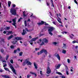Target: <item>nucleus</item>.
Instances as JSON below:
<instances>
[{"label":"nucleus","mask_w":78,"mask_h":78,"mask_svg":"<svg viewBox=\"0 0 78 78\" xmlns=\"http://www.w3.org/2000/svg\"><path fill=\"white\" fill-rule=\"evenodd\" d=\"M30 59V58H27L25 59L23 63V66H25L26 64H27V66H31L32 64V63L29 61Z\"/></svg>","instance_id":"nucleus-1"},{"label":"nucleus","mask_w":78,"mask_h":78,"mask_svg":"<svg viewBox=\"0 0 78 78\" xmlns=\"http://www.w3.org/2000/svg\"><path fill=\"white\" fill-rule=\"evenodd\" d=\"M17 9V8L14 9L13 8H11L10 9V13L12 15H14V16H16L17 13H16V9Z\"/></svg>","instance_id":"nucleus-2"},{"label":"nucleus","mask_w":78,"mask_h":78,"mask_svg":"<svg viewBox=\"0 0 78 78\" xmlns=\"http://www.w3.org/2000/svg\"><path fill=\"white\" fill-rule=\"evenodd\" d=\"M48 32L49 34H50L51 36H53V33H52L51 32L53 31L54 28H53V27H48Z\"/></svg>","instance_id":"nucleus-3"},{"label":"nucleus","mask_w":78,"mask_h":78,"mask_svg":"<svg viewBox=\"0 0 78 78\" xmlns=\"http://www.w3.org/2000/svg\"><path fill=\"white\" fill-rule=\"evenodd\" d=\"M44 53L46 55H47V54L48 53V52H47V51L45 49H43L41 50L40 52H38L37 53L38 55H41L42 53Z\"/></svg>","instance_id":"nucleus-4"},{"label":"nucleus","mask_w":78,"mask_h":78,"mask_svg":"<svg viewBox=\"0 0 78 78\" xmlns=\"http://www.w3.org/2000/svg\"><path fill=\"white\" fill-rule=\"evenodd\" d=\"M45 44H48V40L47 39L44 38L42 39V42L41 44V45H44Z\"/></svg>","instance_id":"nucleus-5"},{"label":"nucleus","mask_w":78,"mask_h":78,"mask_svg":"<svg viewBox=\"0 0 78 78\" xmlns=\"http://www.w3.org/2000/svg\"><path fill=\"white\" fill-rule=\"evenodd\" d=\"M37 25L38 26L40 25H43V24H44L45 25H48V24L47 23H46L44 22V21H41V23H37Z\"/></svg>","instance_id":"nucleus-6"},{"label":"nucleus","mask_w":78,"mask_h":78,"mask_svg":"<svg viewBox=\"0 0 78 78\" xmlns=\"http://www.w3.org/2000/svg\"><path fill=\"white\" fill-rule=\"evenodd\" d=\"M16 18H15L14 19L12 20L13 22L12 24L13 25V26H14L15 27V28H16Z\"/></svg>","instance_id":"nucleus-7"},{"label":"nucleus","mask_w":78,"mask_h":78,"mask_svg":"<svg viewBox=\"0 0 78 78\" xmlns=\"http://www.w3.org/2000/svg\"><path fill=\"white\" fill-rule=\"evenodd\" d=\"M37 39V37L34 38H32L30 41L29 40L28 42H35L36 40Z\"/></svg>","instance_id":"nucleus-8"},{"label":"nucleus","mask_w":78,"mask_h":78,"mask_svg":"<svg viewBox=\"0 0 78 78\" xmlns=\"http://www.w3.org/2000/svg\"><path fill=\"white\" fill-rule=\"evenodd\" d=\"M56 73L57 74H58V75H61L62 76H60V78H66V76L62 75V73H60V72H57Z\"/></svg>","instance_id":"nucleus-9"},{"label":"nucleus","mask_w":78,"mask_h":78,"mask_svg":"<svg viewBox=\"0 0 78 78\" xmlns=\"http://www.w3.org/2000/svg\"><path fill=\"white\" fill-rule=\"evenodd\" d=\"M10 67L11 69H12L14 73V74H15V75H16V70H15V69H14L13 67V66L11 65L10 66Z\"/></svg>","instance_id":"nucleus-10"},{"label":"nucleus","mask_w":78,"mask_h":78,"mask_svg":"<svg viewBox=\"0 0 78 78\" xmlns=\"http://www.w3.org/2000/svg\"><path fill=\"white\" fill-rule=\"evenodd\" d=\"M57 19L58 22L60 23H61V24H62V22L61 21V18H59V17H58V14H57Z\"/></svg>","instance_id":"nucleus-11"},{"label":"nucleus","mask_w":78,"mask_h":78,"mask_svg":"<svg viewBox=\"0 0 78 78\" xmlns=\"http://www.w3.org/2000/svg\"><path fill=\"white\" fill-rule=\"evenodd\" d=\"M50 73H51V69H50L49 67H48L47 70V73L48 74H49Z\"/></svg>","instance_id":"nucleus-12"},{"label":"nucleus","mask_w":78,"mask_h":78,"mask_svg":"<svg viewBox=\"0 0 78 78\" xmlns=\"http://www.w3.org/2000/svg\"><path fill=\"white\" fill-rule=\"evenodd\" d=\"M2 77L5 78H10V77L9 76L6 75H1Z\"/></svg>","instance_id":"nucleus-13"},{"label":"nucleus","mask_w":78,"mask_h":78,"mask_svg":"<svg viewBox=\"0 0 78 78\" xmlns=\"http://www.w3.org/2000/svg\"><path fill=\"white\" fill-rule=\"evenodd\" d=\"M65 67L66 69V74L68 75H69V71H68V68L67 67V66L66 65H65Z\"/></svg>","instance_id":"nucleus-14"},{"label":"nucleus","mask_w":78,"mask_h":78,"mask_svg":"<svg viewBox=\"0 0 78 78\" xmlns=\"http://www.w3.org/2000/svg\"><path fill=\"white\" fill-rule=\"evenodd\" d=\"M55 57H56L57 59L59 60V61H60V59H61V58H60V56L58 54H56L55 55Z\"/></svg>","instance_id":"nucleus-15"},{"label":"nucleus","mask_w":78,"mask_h":78,"mask_svg":"<svg viewBox=\"0 0 78 78\" xmlns=\"http://www.w3.org/2000/svg\"><path fill=\"white\" fill-rule=\"evenodd\" d=\"M2 63H3V67H6L7 65L6 64V61H2Z\"/></svg>","instance_id":"nucleus-16"},{"label":"nucleus","mask_w":78,"mask_h":78,"mask_svg":"<svg viewBox=\"0 0 78 78\" xmlns=\"http://www.w3.org/2000/svg\"><path fill=\"white\" fill-rule=\"evenodd\" d=\"M15 39L17 40V41H21L22 40V38L21 37H16Z\"/></svg>","instance_id":"nucleus-17"},{"label":"nucleus","mask_w":78,"mask_h":78,"mask_svg":"<svg viewBox=\"0 0 78 78\" xmlns=\"http://www.w3.org/2000/svg\"><path fill=\"white\" fill-rule=\"evenodd\" d=\"M62 48H63V49H66V48H67L66 44L64 43L63 44V46L62 47Z\"/></svg>","instance_id":"nucleus-18"},{"label":"nucleus","mask_w":78,"mask_h":78,"mask_svg":"<svg viewBox=\"0 0 78 78\" xmlns=\"http://www.w3.org/2000/svg\"><path fill=\"white\" fill-rule=\"evenodd\" d=\"M13 35H11V36H9L8 38L7 39L8 41H9L13 37Z\"/></svg>","instance_id":"nucleus-19"},{"label":"nucleus","mask_w":78,"mask_h":78,"mask_svg":"<svg viewBox=\"0 0 78 78\" xmlns=\"http://www.w3.org/2000/svg\"><path fill=\"white\" fill-rule=\"evenodd\" d=\"M7 32H8V33L6 34V35H9V34H12V31H7Z\"/></svg>","instance_id":"nucleus-20"},{"label":"nucleus","mask_w":78,"mask_h":78,"mask_svg":"<svg viewBox=\"0 0 78 78\" xmlns=\"http://www.w3.org/2000/svg\"><path fill=\"white\" fill-rule=\"evenodd\" d=\"M41 42H42V39H40L37 42V44H41Z\"/></svg>","instance_id":"nucleus-21"},{"label":"nucleus","mask_w":78,"mask_h":78,"mask_svg":"<svg viewBox=\"0 0 78 78\" xmlns=\"http://www.w3.org/2000/svg\"><path fill=\"white\" fill-rule=\"evenodd\" d=\"M52 44L54 45H55V46H56V45L58 44V42H54L52 43Z\"/></svg>","instance_id":"nucleus-22"},{"label":"nucleus","mask_w":78,"mask_h":78,"mask_svg":"<svg viewBox=\"0 0 78 78\" xmlns=\"http://www.w3.org/2000/svg\"><path fill=\"white\" fill-rule=\"evenodd\" d=\"M34 66L35 68L36 69H37V65H36V63H34Z\"/></svg>","instance_id":"nucleus-23"},{"label":"nucleus","mask_w":78,"mask_h":78,"mask_svg":"<svg viewBox=\"0 0 78 78\" xmlns=\"http://www.w3.org/2000/svg\"><path fill=\"white\" fill-rule=\"evenodd\" d=\"M9 57V55H6V57H5V59L6 60V61H7V60L8 59Z\"/></svg>","instance_id":"nucleus-24"},{"label":"nucleus","mask_w":78,"mask_h":78,"mask_svg":"<svg viewBox=\"0 0 78 78\" xmlns=\"http://www.w3.org/2000/svg\"><path fill=\"white\" fill-rule=\"evenodd\" d=\"M23 32L22 33V34L23 36V35H25V34L26 33V31H25L24 30H23Z\"/></svg>","instance_id":"nucleus-25"},{"label":"nucleus","mask_w":78,"mask_h":78,"mask_svg":"<svg viewBox=\"0 0 78 78\" xmlns=\"http://www.w3.org/2000/svg\"><path fill=\"white\" fill-rule=\"evenodd\" d=\"M62 52L63 54H66V50L63 49L62 50Z\"/></svg>","instance_id":"nucleus-26"},{"label":"nucleus","mask_w":78,"mask_h":78,"mask_svg":"<svg viewBox=\"0 0 78 78\" xmlns=\"http://www.w3.org/2000/svg\"><path fill=\"white\" fill-rule=\"evenodd\" d=\"M51 6H52V7H53V8H54V7H55V6H54V5H53V1L52 0H51Z\"/></svg>","instance_id":"nucleus-27"},{"label":"nucleus","mask_w":78,"mask_h":78,"mask_svg":"<svg viewBox=\"0 0 78 78\" xmlns=\"http://www.w3.org/2000/svg\"><path fill=\"white\" fill-rule=\"evenodd\" d=\"M9 28H10L9 27H6L4 29L5 30H9Z\"/></svg>","instance_id":"nucleus-28"},{"label":"nucleus","mask_w":78,"mask_h":78,"mask_svg":"<svg viewBox=\"0 0 78 78\" xmlns=\"http://www.w3.org/2000/svg\"><path fill=\"white\" fill-rule=\"evenodd\" d=\"M11 2L9 1L8 2V6L10 7L11 6Z\"/></svg>","instance_id":"nucleus-29"},{"label":"nucleus","mask_w":78,"mask_h":78,"mask_svg":"<svg viewBox=\"0 0 78 78\" xmlns=\"http://www.w3.org/2000/svg\"><path fill=\"white\" fill-rule=\"evenodd\" d=\"M10 48L11 49H14V46L13 45H11L10 46Z\"/></svg>","instance_id":"nucleus-30"},{"label":"nucleus","mask_w":78,"mask_h":78,"mask_svg":"<svg viewBox=\"0 0 78 78\" xmlns=\"http://www.w3.org/2000/svg\"><path fill=\"white\" fill-rule=\"evenodd\" d=\"M4 68L5 70H6V71H9V70L8 68H5V67H4Z\"/></svg>","instance_id":"nucleus-31"},{"label":"nucleus","mask_w":78,"mask_h":78,"mask_svg":"<svg viewBox=\"0 0 78 78\" xmlns=\"http://www.w3.org/2000/svg\"><path fill=\"white\" fill-rule=\"evenodd\" d=\"M17 42V41H12V44H16V42Z\"/></svg>","instance_id":"nucleus-32"},{"label":"nucleus","mask_w":78,"mask_h":78,"mask_svg":"<svg viewBox=\"0 0 78 78\" xmlns=\"http://www.w3.org/2000/svg\"><path fill=\"white\" fill-rule=\"evenodd\" d=\"M22 54H23V52H20L19 54L20 56H22Z\"/></svg>","instance_id":"nucleus-33"},{"label":"nucleus","mask_w":78,"mask_h":78,"mask_svg":"<svg viewBox=\"0 0 78 78\" xmlns=\"http://www.w3.org/2000/svg\"><path fill=\"white\" fill-rule=\"evenodd\" d=\"M60 66H61V65L59 64L57 66V69H59V67H60Z\"/></svg>","instance_id":"nucleus-34"},{"label":"nucleus","mask_w":78,"mask_h":78,"mask_svg":"<svg viewBox=\"0 0 78 78\" xmlns=\"http://www.w3.org/2000/svg\"><path fill=\"white\" fill-rule=\"evenodd\" d=\"M25 30L26 31H28V32H30V31H32L31 30H28V29H27V28H26Z\"/></svg>","instance_id":"nucleus-35"},{"label":"nucleus","mask_w":78,"mask_h":78,"mask_svg":"<svg viewBox=\"0 0 78 78\" xmlns=\"http://www.w3.org/2000/svg\"><path fill=\"white\" fill-rule=\"evenodd\" d=\"M40 74L41 76H42L43 75V74H42V71H40Z\"/></svg>","instance_id":"nucleus-36"},{"label":"nucleus","mask_w":78,"mask_h":78,"mask_svg":"<svg viewBox=\"0 0 78 78\" xmlns=\"http://www.w3.org/2000/svg\"><path fill=\"white\" fill-rule=\"evenodd\" d=\"M21 19H22V18L20 17V18L18 20V22H20Z\"/></svg>","instance_id":"nucleus-37"},{"label":"nucleus","mask_w":78,"mask_h":78,"mask_svg":"<svg viewBox=\"0 0 78 78\" xmlns=\"http://www.w3.org/2000/svg\"><path fill=\"white\" fill-rule=\"evenodd\" d=\"M17 52V49L14 50V53H16V52Z\"/></svg>","instance_id":"nucleus-38"},{"label":"nucleus","mask_w":78,"mask_h":78,"mask_svg":"<svg viewBox=\"0 0 78 78\" xmlns=\"http://www.w3.org/2000/svg\"><path fill=\"white\" fill-rule=\"evenodd\" d=\"M25 11H24L23 12V16L24 17L26 16V15L25 14Z\"/></svg>","instance_id":"nucleus-39"},{"label":"nucleus","mask_w":78,"mask_h":78,"mask_svg":"<svg viewBox=\"0 0 78 78\" xmlns=\"http://www.w3.org/2000/svg\"><path fill=\"white\" fill-rule=\"evenodd\" d=\"M31 76V75L30 74H28L27 76V78H29Z\"/></svg>","instance_id":"nucleus-40"},{"label":"nucleus","mask_w":78,"mask_h":78,"mask_svg":"<svg viewBox=\"0 0 78 78\" xmlns=\"http://www.w3.org/2000/svg\"><path fill=\"white\" fill-rule=\"evenodd\" d=\"M24 24L25 25V26H27V21H26V20L25 21Z\"/></svg>","instance_id":"nucleus-41"},{"label":"nucleus","mask_w":78,"mask_h":78,"mask_svg":"<svg viewBox=\"0 0 78 78\" xmlns=\"http://www.w3.org/2000/svg\"><path fill=\"white\" fill-rule=\"evenodd\" d=\"M62 34H67V32H62Z\"/></svg>","instance_id":"nucleus-42"},{"label":"nucleus","mask_w":78,"mask_h":78,"mask_svg":"<svg viewBox=\"0 0 78 78\" xmlns=\"http://www.w3.org/2000/svg\"><path fill=\"white\" fill-rule=\"evenodd\" d=\"M76 42H77L76 41H74L72 42V43H73V44H75V43H76Z\"/></svg>","instance_id":"nucleus-43"},{"label":"nucleus","mask_w":78,"mask_h":78,"mask_svg":"<svg viewBox=\"0 0 78 78\" xmlns=\"http://www.w3.org/2000/svg\"><path fill=\"white\" fill-rule=\"evenodd\" d=\"M17 51H20V48H17V49H16Z\"/></svg>","instance_id":"nucleus-44"},{"label":"nucleus","mask_w":78,"mask_h":78,"mask_svg":"<svg viewBox=\"0 0 78 78\" xmlns=\"http://www.w3.org/2000/svg\"><path fill=\"white\" fill-rule=\"evenodd\" d=\"M39 50V48H36L35 49V50L36 51H37V50Z\"/></svg>","instance_id":"nucleus-45"},{"label":"nucleus","mask_w":78,"mask_h":78,"mask_svg":"<svg viewBox=\"0 0 78 78\" xmlns=\"http://www.w3.org/2000/svg\"><path fill=\"white\" fill-rule=\"evenodd\" d=\"M3 72H4L3 70H2V69H0V72L2 73Z\"/></svg>","instance_id":"nucleus-46"},{"label":"nucleus","mask_w":78,"mask_h":78,"mask_svg":"<svg viewBox=\"0 0 78 78\" xmlns=\"http://www.w3.org/2000/svg\"><path fill=\"white\" fill-rule=\"evenodd\" d=\"M10 62L11 63H12V64H13V60H10Z\"/></svg>","instance_id":"nucleus-47"},{"label":"nucleus","mask_w":78,"mask_h":78,"mask_svg":"<svg viewBox=\"0 0 78 78\" xmlns=\"http://www.w3.org/2000/svg\"><path fill=\"white\" fill-rule=\"evenodd\" d=\"M1 52H2V53H3V52H4V50H3V49H2L1 50Z\"/></svg>","instance_id":"nucleus-48"},{"label":"nucleus","mask_w":78,"mask_h":78,"mask_svg":"<svg viewBox=\"0 0 78 78\" xmlns=\"http://www.w3.org/2000/svg\"><path fill=\"white\" fill-rule=\"evenodd\" d=\"M18 61H20L21 62H22V61H23V59L20 60V59H19L18 60Z\"/></svg>","instance_id":"nucleus-49"},{"label":"nucleus","mask_w":78,"mask_h":78,"mask_svg":"<svg viewBox=\"0 0 78 78\" xmlns=\"http://www.w3.org/2000/svg\"><path fill=\"white\" fill-rule=\"evenodd\" d=\"M7 31H4L3 32V33H4V34H6V33H7Z\"/></svg>","instance_id":"nucleus-50"},{"label":"nucleus","mask_w":78,"mask_h":78,"mask_svg":"<svg viewBox=\"0 0 78 78\" xmlns=\"http://www.w3.org/2000/svg\"><path fill=\"white\" fill-rule=\"evenodd\" d=\"M70 60H69V59H67V62H68V63H69L70 62Z\"/></svg>","instance_id":"nucleus-51"},{"label":"nucleus","mask_w":78,"mask_h":78,"mask_svg":"<svg viewBox=\"0 0 78 78\" xmlns=\"http://www.w3.org/2000/svg\"><path fill=\"white\" fill-rule=\"evenodd\" d=\"M16 6V5L15 4H13L12 5V7L13 8H15V7Z\"/></svg>","instance_id":"nucleus-52"},{"label":"nucleus","mask_w":78,"mask_h":78,"mask_svg":"<svg viewBox=\"0 0 78 78\" xmlns=\"http://www.w3.org/2000/svg\"><path fill=\"white\" fill-rule=\"evenodd\" d=\"M74 2L76 3V4H78V2H77L76 1V0H74Z\"/></svg>","instance_id":"nucleus-53"},{"label":"nucleus","mask_w":78,"mask_h":78,"mask_svg":"<svg viewBox=\"0 0 78 78\" xmlns=\"http://www.w3.org/2000/svg\"><path fill=\"white\" fill-rule=\"evenodd\" d=\"M30 73H31V74H32L33 75L34 74V73H33L32 72H30Z\"/></svg>","instance_id":"nucleus-54"},{"label":"nucleus","mask_w":78,"mask_h":78,"mask_svg":"<svg viewBox=\"0 0 78 78\" xmlns=\"http://www.w3.org/2000/svg\"><path fill=\"white\" fill-rule=\"evenodd\" d=\"M29 37L30 39H32V37L31 36H30Z\"/></svg>","instance_id":"nucleus-55"},{"label":"nucleus","mask_w":78,"mask_h":78,"mask_svg":"<svg viewBox=\"0 0 78 78\" xmlns=\"http://www.w3.org/2000/svg\"><path fill=\"white\" fill-rule=\"evenodd\" d=\"M75 48H76V49H77V48H78V46H75Z\"/></svg>","instance_id":"nucleus-56"},{"label":"nucleus","mask_w":78,"mask_h":78,"mask_svg":"<svg viewBox=\"0 0 78 78\" xmlns=\"http://www.w3.org/2000/svg\"><path fill=\"white\" fill-rule=\"evenodd\" d=\"M33 75H35V77L37 76V75L36 74L34 73V74Z\"/></svg>","instance_id":"nucleus-57"},{"label":"nucleus","mask_w":78,"mask_h":78,"mask_svg":"<svg viewBox=\"0 0 78 78\" xmlns=\"http://www.w3.org/2000/svg\"><path fill=\"white\" fill-rule=\"evenodd\" d=\"M30 45H33V42H30Z\"/></svg>","instance_id":"nucleus-58"},{"label":"nucleus","mask_w":78,"mask_h":78,"mask_svg":"<svg viewBox=\"0 0 78 78\" xmlns=\"http://www.w3.org/2000/svg\"><path fill=\"white\" fill-rule=\"evenodd\" d=\"M53 23L54 24V25H56V23L55 22H53Z\"/></svg>","instance_id":"nucleus-59"},{"label":"nucleus","mask_w":78,"mask_h":78,"mask_svg":"<svg viewBox=\"0 0 78 78\" xmlns=\"http://www.w3.org/2000/svg\"><path fill=\"white\" fill-rule=\"evenodd\" d=\"M30 19H29L28 20H27V21L29 22H30Z\"/></svg>","instance_id":"nucleus-60"},{"label":"nucleus","mask_w":78,"mask_h":78,"mask_svg":"<svg viewBox=\"0 0 78 78\" xmlns=\"http://www.w3.org/2000/svg\"><path fill=\"white\" fill-rule=\"evenodd\" d=\"M76 56H74V58L76 59Z\"/></svg>","instance_id":"nucleus-61"},{"label":"nucleus","mask_w":78,"mask_h":78,"mask_svg":"<svg viewBox=\"0 0 78 78\" xmlns=\"http://www.w3.org/2000/svg\"><path fill=\"white\" fill-rule=\"evenodd\" d=\"M2 59V56H1L0 55V59Z\"/></svg>","instance_id":"nucleus-62"},{"label":"nucleus","mask_w":78,"mask_h":78,"mask_svg":"<svg viewBox=\"0 0 78 78\" xmlns=\"http://www.w3.org/2000/svg\"><path fill=\"white\" fill-rule=\"evenodd\" d=\"M70 38H71L72 39H73V37H72L71 36H70Z\"/></svg>","instance_id":"nucleus-63"},{"label":"nucleus","mask_w":78,"mask_h":78,"mask_svg":"<svg viewBox=\"0 0 78 78\" xmlns=\"http://www.w3.org/2000/svg\"><path fill=\"white\" fill-rule=\"evenodd\" d=\"M51 55H49V58H50V57H51Z\"/></svg>","instance_id":"nucleus-64"}]
</instances>
